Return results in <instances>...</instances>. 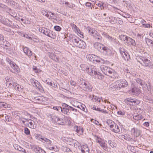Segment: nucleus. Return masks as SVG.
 Masks as SVG:
<instances>
[{"instance_id":"f257e3e1","label":"nucleus","mask_w":153,"mask_h":153,"mask_svg":"<svg viewBox=\"0 0 153 153\" xmlns=\"http://www.w3.org/2000/svg\"><path fill=\"white\" fill-rule=\"evenodd\" d=\"M39 30L40 32L43 33L52 39H55L56 38V34L55 33L49 29L42 27L39 28Z\"/></svg>"},{"instance_id":"f03ea898","label":"nucleus","mask_w":153,"mask_h":153,"mask_svg":"<svg viewBox=\"0 0 153 153\" xmlns=\"http://www.w3.org/2000/svg\"><path fill=\"white\" fill-rule=\"evenodd\" d=\"M72 41L74 45L79 48L85 49L86 47V44L85 42L78 37L74 39Z\"/></svg>"},{"instance_id":"7ed1b4c3","label":"nucleus","mask_w":153,"mask_h":153,"mask_svg":"<svg viewBox=\"0 0 153 153\" xmlns=\"http://www.w3.org/2000/svg\"><path fill=\"white\" fill-rule=\"evenodd\" d=\"M136 59L137 62L140 63L142 65L144 66H148L151 65L150 60H148L146 58L142 57L137 56Z\"/></svg>"},{"instance_id":"20e7f679","label":"nucleus","mask_w":153,"mask_h":153,"mask_svg":"<svg viewBox=\"0 0 153 153\" xmlns=\"http://www.w3.org/2000/svg\"><path fill=\"white\" fill-rule=\"evenodd\" d=\"M119 50L122 57L125 61H128L130 59V56L126 51L125 47L122 46L120 47Z\"/></svg>"},{"instance_id":"39448f33","label":"nucleus","mask_w":153,"mask_h":153,"mask_svg":"<svg viewBox=\"0 0 153 153\" xmlns=\"http://www.w3.org/2000/svg\"><path fill=\"white\" fill-rule=\"evenodd\" d=\"M97 71L96 67L93 65L87 67L84 70L89 75L93 76L96 74Z\"/></svg>"},{"instance_id":"423d86ee","label":"nucleus","mask_w":153,"mask_h":153,"mask_svg":"<svg viewBox=\"0 0 153 153\" xmlns=\"http://www.w3.org/2000/svg\"><path fill=\"white\" fill-rule=\"evenodd\" d=\"M95 139L97 143H98L102 148L104 149H106L107 146L106 143V141L105 140L97 136H95Z\"/></svg>"},{"instance_id":"0eeeda50","label":"nucleus","mask_w":153,"mask_h":153,"mask_svg":"<svg viewBox=\"0 0 153 153\" xmlns=\"http://www.w3.org/2000/svg\"><path fill=\"white\" fill-rule=\"evenodd\" d=\"M9 64L12 68V69L10 70L12 72L14 73H17L19 71V68L14 62L10 61Z\"/></svg>"},{"instance_id":"6e6552de","label":"nucleus","mask_w":153,"mask_h":153,"mask_svg":"<svg viewBox=\"0 0 153 153\" xmlns=\"http://www.w3.org/2000/svg\"><path fill=\"white\" fill-rule=\"evenodd\" d=\"M31 84L34 87L38 88L41 91H43L42 88L40 85V83L37 81L33 79H30Z\"/></svg>"},{"instance_id":"1a4fd4ad","label":"nucleus","mask_w":153,"mask_h":153,"mask_svg":"<svg viewBox=\"0 0 153 153\" xmlns=\"http://www.w3.org/2000/svg\"><path fill=\"white\" fill-rule=\"evenodd\" d=\"M82 89L87 91H92V87L88 82H84L80 86Z\"/></svg>"},{"instance_id":"9d476101","label":"nucleus","mask_w":153,"mask_h":153,"mask_svg":"<svg viewBox=\"0 0 153 153\" xmlns=\"http://www.w3.org/2000/svg\"><path fill=\"white\" fill-rule=\"evenodd\" d=\"M62 107H61V108L62 112L65 114L69 115L70 114V112H69V108H70V106L64 103L62 104Z\"/></svg>"},{"instance_id":"9b49d317","label":"nucleus","mask_w":153,"mask_h":153,"mask_svg":"<svg viewBox=\"0 0 153 153\" xmlns=\"http://www.w3.org/2000/svg\"><path fill=\"white\" fill-rule=\"evenodd\" d=\"M117 82L119 86V89L121 88H125L127 86L128 83L125 79H120L117 81Z\"/></svg>"},{"instance_id":"f8f14e48","label":"nucleus","mask_w":153,"mask_h":153,"mask_svg":"<svg viewBox=\"0 0 153 153\" xmlns=\"http://www.w3.org/2000/svg\"><path fill=\"white\" fill-rule=\"evenodd\" d=\"M100 52L103 55L105 56H110L112 54L111 51L107 47L104 46L102 48Z\"/></svg>"},{"instance_id":"ddd939ff","label":"nucleus","mask_w":153,"mask_h":153,"mask_svg":"<svg viewBox=\"0 0 153 153\" xmlns=\"http://www.w3.org/2000/svg\"><path fill=\"white\" fill-rule=\"evenodd\" d=\"M131 132L132 135L136 137L139 136L141 133L140 130L135 128L131 129Z\"/></svg>"},{"instance_id":"4468645a","label":"nucleus","mask_w":153,"mask_h":153,"mask_svg":"<svg viewBox=\"0 0 153 153\" xmlns=\"http://www.w3.org/2000/svg\"><path fill=\"white\" fill-rule=\"evenodd\" d=\"M70 25L72 29L76 33H79L80 35L82 36V37H83V33L77 27L76 25H75L74 23H71ZM81 37L82 36H80Z\"/></svg>"},{"instance_id":"2eb2a0df","label":"nucleus","mask_w":153,"mask_h":153,"mask_svg":"<svg viewBox=\"0 0 153 153\" xmlns=\"http://www.w3.org/2000/svg\"><path fill=\"white\" fill-rule=\"evenodd\" d=\"M88 33L89 34L92 36H98L99 33L97 32V31L94 30L93 28H91L90 27H88Z\"/></svg>"},{"instance_id":"dca6fc26","label":"nucleus","mask_w":153,"mask_h":153,"mask_svg":"<svg viewBox=\"0 0 153 153\" xmlns=\"http://www.w3.org/2000/svg\"><path fill=\"white\" fill-rule=\"evenodd\" d=\"M51 118L59 124L63 125L64 124V120L62 119L59 118L56 116H52Z\"/></svg>"},{"instance_id":"f3484780","label":"nucleus","mask_w":153,"mask_h":153,"mask_svg":"<svg viewBox=\"0 0 153 153\" xmlns=\"http://www.w3.org/2000/svg\"><path fill=\"white\" fill-rule=\"evenodd\" d=\"M128 101H126V102H129V104L133 105H135L139 104L140 101L136 99H129L128 100Z\"/></svg>"},{"instance_id":"a211bd4d","label":"nucleus","mask_w":153,"mask_h":153,"mask_svg":"<svg viewBox=\"0 0 153 153\" xmlns=\"http://www.w3.org/2000/svg\"><path fill=\"white\" fill-rule=\"evenodd\" d=\"M94 46L95 48L100 52L101 51L102 48L104 46L103 45L98 42L95 43Z\"/></svg>"},{"instance_id":"6ab92c4d","label":"nucleus","mask_w":153,"mask_h":153,"mask_svg":"<svg viewBox=\"0 0 153 153\" xmlns=\"http://www.w3.org/2000/svg\"><path fill=\"white\" fill-rule=\"evenodd\" d=\"M109 87L111 90L114 91L116 89H119V86L117 82V81L111 83Z\"/></svg>"},{"instance_id":"aec40b11","label":"nucleus","mask_w":153,"mask_h":153,"mask_svg":"<svg viewBox=\"0 0 153 153\" xmlns=\"http://www.w3.org/2000/svg\"><path fill=\"white\" fill-rule=\"evenodd\" d=\"M13 86L14 87L16 90H17L21 92H23V87L17 84L16 83H13Z\"/></svg>"},{"instance_id":"412c9836","label":"nucleus","mask_w":153,"mask_h":153,"mask_svg":"<svg viewBox=\"0 0 153 153\" xmlns=\"http://www.w3.org/2000/svg\"><path fill=\"white\" fill-rule=\"evenodd\" d=\"M74 129L77 133L80 135L82 134L83 133V129L81 127L75 126L74 127Z\"/></svg>"},{"instance_id":"4be33fe9","label":"nucleus","mask_w":153,"mask_h":153,"mask_svg":"<svg viewBox=\"0 0 153 153\" xmlns=\"http://www.w3.org/2000/svg\"><path fill=\"white\" fill-rule=\"evenodd\" d=\"M81 148L82 153H89V150L87 145L82 146Z\"/></svg>"},{"instance_id":"5701e85b","label":"nucleus","mask_w":153,"mask_h":153,"mask_svg":"<svg viewBox=\"0 0 153 153\" xmlns=\"http://www.w3.org/2000/svg\"><path fill=\"white\" fill-rule=\"evenodd\" d=\"M109 68L104 65H102L100 67V69L104 74L105 75H108V71Z\"/></svg>"},{"instance_id":"b1692460","label":"nucleus","mask_w":153,"mask_h":153,"mask_svg":"<svg viewBox=\"0 0 153 153\" xmlns=\"http://www.w3.org/2000/svg\"><path fill=\"white\" fill-rule=\"evenodd\" d=\"M23 50L24 53L29 57H30L32 55V51L28 48L27 47L24 48Z\"/></svg>"},{"instance_id":"393cba45","label":"nucleus","mask_w":153,"mask_h":153,"mask_svg":"<svg viewBox=\"0 0 153 153\" xmlns=\"http://www.w3.org/2000/svg\"><path fill=\"white\" fill-rule=\"evenodd\" d=\"M94 76H95V78L100 80L103 79L104 77V76L102 74L99 72H97V71L96 74H94Z\"/></svg>"},{"instance_id":"a878e982","label":"nucleus","mask_w":153,"mask_h":153,"mask_svg":"<svg viewBox=\"0 0 153 153\" xmlns=\"http://www.w3.org/2000/svg\"><path fill=\"white\" fill-rule=\"evenodd\" d=\"M126 42L129 45H131L134 46L136 45L135 41L130 37L128 38L127 42Z\"/></svg>"},{"instance_id":"bb28decb","label":"nucleus","mask_w":153,"mask_h":153,"mask_svg":"<svg viewBox=\"0 0 153 153\" xmlns=\"http://www.w3.org/2000/svg\"><path fill=\"white\" fill-rule=\"evenodd\" d=\"M111 130L112 131L116 133H118L120 132V130L118 126L116 124L114 125L113 128H111Z\"/></svg>"},{"instance_id":"cd10ccee","label":"nucleus","mask_w":153,"mask_h":153,"mask_svg":"<svg viewBox=\"0 0 153 153\" xmlns=\"http://www.w3.org/2000/svg\"><path fill=\"white\" fill-rule=\"evenodd\" d=\"M62 4H64L67 7L72 8L74 7L75 5L71 3H69L67 1H63Z\"/></svg>"},{"instance_id":"c85d7f7f","label":"nucleus","mask_w":153,"mask_h":153,"mask_svg":"<svg viewBox=\"0 0 153 153\" xmlns=\"http://www.w3.org/2000/svg\"><path fill=\"white\" fill-rule=\"evenodd\" d=\"M29 123H28V126L29 127L32 129H35L36 128V126L35 125L34 122V121L31 120H29Z\"/></svg>"},{"instance_id":"c756f323","label":"nucleus","mask_w":153,"mask_h":153,"mask_svg":"<svg viewBox=\"0 0 153 153\" xmlns=\"http://www.w3.org/2000/svg\"><path fill=\"white\" fill-rule=\"evenodd\" d=\"M131 91L133 94L134 95H136L139 94L140 93V90L135 87L132 88L131 89Z\"/></svg>"},{"instance_id":"7c9ffc66","label":"nucleus","mask_w":153,"mask_h":153,"mask_svg":"<svg viewBox=\"0 0 153 153\" xmlns=\"http://www.w3.org/2000/svg\"><path fill=\"white\" fill-rule=\"evenodd\" d=\"M41 139L42 140V142L45 143H46L49 145H51L52 143V141L50 140L47 139L45 137L41 138Z\"/></svg>"},{"instance_id":"2f4dec72","label":"nucleus","mask_w":153,"mask_h":153,"mask_svg":"<svg viewBox=\"0 0 153 153\" xmlns=\"http://www.w3.org/2000/svg\"><path fill=\"white\" fill-rule=\"evenodd\" d=\"M29 120H30V119H26L24 118H22L20 119V121H22L23 123L25 126H27L29 123Z\"/></svg>"},{"instance_id":"473e14b6","label":"nucleus","mask_w":153,"mask_h":153,"mask_svg":"<svg viewBox=\"0 0 153 153\" xmlns=\"http://www.w3.org/2000/svg\"><path fill=\"white\" fill-rule=\"evenodd\" d=\"M107 123L111 128H113L114 127V125L115 124L114 121L110 120H107Z\"/></svg>"},{"instance_id":"72a5a7b5","label":"nucleus","mask_w":153,"mask_h":153,"mask_svg":"<svg viewBox=\"0 0 153 153\" xmlns=\"http://www.w3.org/2000/svg\"><path fill=\"white\" fill-rule=\"evenodd\" d=\"M47 18H49L50 19H55V15L53 13H52L51 12H48Z\"/></svg>"},{"instance_id":"f704fd0d","label":"nucleus","mask_w":153,"mask_h":153,"mask_svg":"<svg viewBox=\"0 0 153 153\" xmlns=\"http://www.w3.org/2000/svg\"><path fill=\"white\" fill-rule=\"evenodd\" d=\"M20 114L18 112L16 111L13 114V117L16 119H19L20 121V119L22 118L21 117Z\"/></svg>"},{"instance_id":"c9c22d12","label":"nucleus","mask_w":153,"mask_h":153,"mask_svg":"<svg viewBox=\"0 0 153 153\" xmlns=\"http://www.w3.org/2000/svg\"><path fill=\"white\" fill-rule=\"evenodd\" d=\"M145 41L147 45L149 46L150 47L151 45H152V44L153 43V41L148 38H146Z\"/></svg>"},{"instance_id":"e433bc0d","label":"nucleus","mask_w":153,"mask_h":153,"mask_svg":"<svg viewBox=\"0 0 153 153\" xmlns=\"http://www.w3.org/2000/svg\"><path fill=\"white\" fill-rule=\"evenodd\" d=\"M111 74H113L114 75H117V74L112 69L109 67L108 71V75H110Z\"/></svg>"},{"instance_id":"4c0bfd02","label":"nucleus","mask_w":153,"mask_h":153,"mask_svg":"<svg viewBox=\"0 0 153 153\" xmlns=\"http://www.w3.org/2000/svg\"><path fill=\"white\" fill-rule=\"evenodd\" d=\"M108 143L110 146L113 148L116 147L117 146L116 144L114 141H112L111 140H109L108 141Z\"/></svg>"},{"instance_id":"58836bf2","label":"nucleus","mask_w":153,"mask_h":153,"mask_svg":"<svg viewBox=\"0 0 153 153\" xmlns=\"http://www.w3.org/2000/svg\"><path fill=\"white\" fill-rule=\"evenodd\" d=\"M50 57L56 62H57L59 60L58 56L53 54H52L50 56Z\"/></svg>"},{"instance_id":"ea45409f","label":"nucleus","mask_w":153,"mask_h":153,"mask_svg":"<svg viewBox=\"0 0 153 153\" xmlns=\"http://www.w3.org/2000/svg\"><path fill=\"white\" fill-rule=\"evenodd\" d=\"M133 118L135 120H139L142 118V115L140 114H137L133 116Z\"/></svg>"},{"instance_id":"a19ab883","label":"nucleus","mask_w":153,"mask_h":153,"mask_svg":"<svg viewBox=\"0 0 153 153\" xmlns=\"http://www.w3.org/2000/svg\"><path fill=\"white\" fill-rule=\"evenodd\" d=\"M24 36L26 37L27 38L29 39H30L31 40H33L35 42H37L38 41L37 39V38L36 37H30L29 36L27 35H24Z\"/></svg>"},{"instance_id":"79ce46f5","label":"nucleus","mask_w":153,"mask_h":153,"mask_svg":"<svg viewBox=\"0 0 153 153\" xmlns=\"http://www.w3.org/2000/svg\"><path fill=\"white\" fill-rule=\"evenodd\" d=\"M41 148L37 146H33L32 147L33 151H34L36 153H38L39 152Z\"/></svg>"},{"instance_id":"37998d69","label":"nucleus","mask_w":153,"mask_h":153,"mask_svg":"<svg viewBox=\"0 0 153 153\" xmlns=\"http://www.w3.org/2000/svg\"><path fill=\"white\" fill-rule=\"evenodd\" d=\"M120 37L121 40L123 41H126V42H127L128 38H129V37L125 35H121L120 36Z\"/></svg>"},{"instance_id":"c03bdc74","label":"nucleus","mask_w":153,"mask_h":153,"mask_svg":"<svg viewBox=\"0 0 153 153\" xmlns=\"http://www.w3.org/2000/svg\"><path fill=\"white\" fill-rule=\"evenodd\" d=\"M11 78H9L8 77H7L5 78V80L7 82V84H9L10 85H11L12 84L11 83Z\"/></svg>"},{"instance_id":"a18cd8bd","label":"nucleus","mask_w":153,"mask_h":153,"mask_svg":"<svg viewBox=\"0 0 153 153\" xmlns=\"http://www.w3.org/2000/svg\"><path fill=\"white\" fill-rule=\"evenodd\" d=\"M94 60L96 61V62H100L101 60H102V59L100 58V57L94 55Z\"/></svg>"},{"instance_id":"49530a36","label":"nucleus","mask_w":153,"mask_h":153,"mask_svg":"<svg viewBox=\"0 0 153 153\" xmlns=\"http://www.w3.org/2000/svg\"><path fill=\"white\" fill-rule=\"evenodd\" d=\"M41 12L42 15H45L47 17L48 16V12L45 10L43 9L41 10Z\"/></svg>"},{"instance_id":"de8ad7c7","label":"nucleus","mask_w":153,"mask_h":153,"mask_svg":"<svg viewBox=\"0 0 153 153\" xmlns=\"http://www.w3.org/2000/svg\"><path fill=\"white\" fill-rule=\"evenodd\" d=\"M96 110L102 112V113H108V112L104 110L103 109H100L99 108H98L97 106L96 107Z\"/></svg>"},{"instance_id":"09e8293b","label":"nucleus","mask_w":153,"mask_h":153,"mask_svg":"<svg viewBox=\"0 0 153 153\" xmlns=\"http://www.w3.org/2000/svg\"><path fill=\"white\" fill-rule=\"evenodd\" d=\"M97 4L99 7H100L101 9H103L104 7L105 6V4L101 2L100 3H98Z\"/></svg>"},{"instance_id":"8fccbe9b","label":"nucleus","mask_w":153,"mask_h":153,"mask_svg":"<svg viewBox=\"0 0 153 153\" xmlns=\"http://www.w3.org/2000/svg\"><path fill=\"white\" fill-rule=\"evenodd\" d=\"M0 106L1 107H3L4 108H6L7 107V105L6 103L0 102Z\"/></svg>"},{"instance_id":"3c124183","label":"nucleus","mask_w":153,"mask_h":153,"mask_svg":"<svg viewBox=\"0 0 153 153\" xmlns=\"http://www.w3.org/2000/svg\"><path fill=\"white\" fill-rule=\"evenodd\" d=\"M137 82L138 84H139L142 86H143V85L144 84V83H145L141 79H138L137 80Z\"/></svg>"},{"instance_id":"603ef678","label":"nucleus","mask_w":153,"mask_h":153,"mask_svg":"<svg viewBox=\"0 0 153 153\" xmlns=\"http://www.w3.org/2000/svg\"><path fill=\"white\" fill-rule=\"evenodd\" d=\"M10 5L12 6L13 7L16 8V7H15L16 4H17L16 3L13 1H10L9 2Z\"/></svg>"},{"instance_id":"864d4df0","label":"nucleus","mask_w":153,"mask_h":153,"mask_svg":"<svg viewBox=\"0 0 153 153\" xmlns=\"http://www.w3.org/2000/svg\"><path fill=\"white\" fill-rule=\"evenodd\" d=\"M24 132L27 135H29L30 134V131L26 127L25 128Z\"/></svg>"},{"instance_id":"5fc2aeb1","label":"nucleus","mask_w":153,"mask_h":153,"mask_svg":"<svg viewBox=\"0 0 153 153\" xmlns=\"http://www.w3.org/2000/svg\"><path fill=\"white\" fill-rule=\"evenodd\" d=\"M109 20H108V21L111 23H114V20H115L116 19L115 17H109Z\"/></svg>"},{"instance_id":"6e6d98bb","label":"nucleus","mask_w":153,"mask_h":153,"mask_svg":"<svg viewBox=\"0 0 153 153\" xmlns=\"http://www.w3.org/2000/svg\"><path fill=\"white\" fill-rule=\"evenodd\" d=\"M142 87L143 88V89L144 90L146 91V90L148 88V87L146 83H144V84L142 86Z\"/></svg>"},{"instance_id":"4d7b16f0","label":"nucleus","mask_w":153,"mask_h":153,"mask_svg":"<svg viewBox=\"0 0 153 153\" xmlns=\"http://www.w3.org/2000/svg\"><path fill=\"white\" fill-rule=\"evenodd\" d=\"M45 82L48 85L51 86H53V83L51 82L49 79L46 80Z\"/></svg>"},{"instance_id":"13d9d810","label":"nucleus","mask_w":153,"mask_h":153,"mask_svg":"<svg viewBox=\"0 0 153 153\" xmlns=\"http://www.w3.org/2000/svg\"><path fill=\"white\" fill-rule=\"evenodd\" d=\"M95 38L98 41H100L102 40V38L101 36H100V34L99 33V35L98 36H94Z\"/></svg>"},{"instance_id":"bf43d9fd","label":"nucleus","mask_w":153,"mask_h":153,"mask_svg":"<svg viewBox=\"0 0 153 153\" xmlns=\"http://www.w3.org/2000/svg\"><path fill=\"white\" fill-rule=\"evenodd\" d=\"M3 45L6 46H9L10 45V44L8 42L5 40L4 42Z\"/></svg>"},{"instance_id":"052dcab7","label":"nucleus","mask_w":153,"mask_h":153,"mask_svg":"<svg viewBox=\"0 0 153 153\" xmlns=\"http://www.w3.org/2000/svg\"><path fill=\"white\" fill-rule=\"evenodd\" d=\"M91 121H92L93 123H95L96 125H100V124L97 121L94 120L93 119L91 120Z\"/></svg>"},{"instance_id":"680f3d73","label":"nucleus","mask_w":153,"mask_h":153,"mask_svg":"<svg viewBox=\"0 0 153 153\" xmlns=\"http://www.w3.org/2000/svg\"><path fill=\"white\" fill-rule=\"evenodd\" d=\"M85 106L84 104L81 105H80V106H78V107L80 109L82 110L83 111H84L85 110Z\"/></svg>"},{"instance_id":"e2e57ef3","label":"nucleus","mask_w":153,"mask_h":153,"mask_svg":"<svg viewBox=\"0 0 153 153\" xmlns=\"http://www.w3.org/2000/svg\"><path fill=\"white\" fill-rule=\"evenodd\" d=\"M143 27L145 28H149L151 27V25H150L145 23V24H143Z\"/></svg>"},{"instance_id":"0e129e2a","label":"nucleus","mask_w":153,"mask_h":153,"mask_svg":"<svg viewBox=\"0 0 153 153\" xmlns=\"http://www.w3.org/2000/svg\"><path fill=\"white\" fill-rule=\"evenodd\" d=\"M54 29L57 31H59L61 30L60 27L58 26H56L54 27Z\"/></svg>"},{"instance_id":"69168bd1","label":"nucleus","mask_w":153,"mask_h":153,"mask_svg":"<svg viewBox=\"0 0 153 153\" xmlns=\"http://www.w3.org/2000/svg\"><path fill=\"white\" fill-rule=\"evenodd\" d=\"M9 14L14 18L16 17L17 14L15 12L12 13V14L9 13Z\"/></svg>"},{"instance_id":"338daca9","label":"nucleus","mask_w":153,"mask_h":153,"mask_svg":"<svg viewBox=\"0 0 153 153\" xmlns=\"http://www.w3.org/2000/svg\"><path fill=\"white\" fill-rule=\"evenodd\" d=\"M92 97H94V98H92L91 100H92L93 101L96 102L97 101L98 97L96 96H94V95H92Z\"/></svg>"},{"instance_id":"774afa93","label":"nucleus","mask_w":153,"mask_h":153,"mask_svg":"<svg viewBox=\"0 0 153 153\" xmlns=\"http://www.w3.org/2000/svg\"><path fill=\"white\" fill-rule=\"evenodd\" d=\"M117 114L119 115L123 116L125 115V113L124 112L120 111L117 112Z\"/></svg>"}]
</instances>
